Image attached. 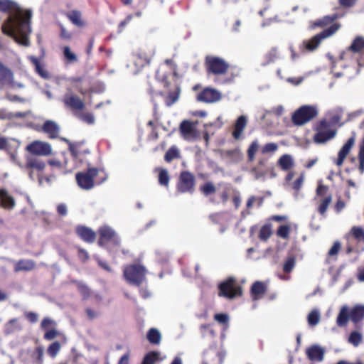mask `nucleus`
<instances>
[{
  "instance_id": "nucleus-1",
  "label": "nucleus",
  "mask_w": 364,
  "mask_h": 364,
  "mask_svg": "<svg viewBox=\"0 0 364 364\" xmlns=\"http://www.w3.org/2000/svg\"><path fill=\"white\" fill-rule=\"evenodd\" d=\"M0 11L10 13L7 21L1 26L2 32L12 37L19 45L29 46V35L31 33V12H23L11 0H0Z\"/></svg>"
},
{
  "instance_id": "nucleus-2",
  "label": "nucleus",
  "mask_w": 364,
  "mask_h": 364,
  "mask_svg": "<svg viewBox=\"0 0 364 364\" xmlns=\"http://www.w3.org/2000/svg\"><path fill=\"white\" fill-rule=\"evenodd\" d=\"M318 113L316 106L303 105L293 113L291 121L296 126H302L316 117Z\"/></svg>"
},
{
  "instance_id": "nucleus-3",
  "label": "nucleus",
  "mask_w": 364,
  "mask_h": 364,
  "mask_svg": "<svg viewBox=\"0 0 364 364\" xmlns=\"http://www.w3.org/2000/svg\"><path fill=\"white\" fill-rule=\"evenodd\" d=\"M146 269L138 264H132L124 268V277L131 284L139 286L146 279Z\"/></svg>"
},
{
  "instance_id": "nucleus-4",
  "label": "nucleus",
  "mask_w": 364,
  "mask_h": 364,
  "mask_svg": "<svg viewBox=\"0 0 364 364\" xmlns=\"http://www.w3.org/2000/svg\"><path fill=\"white\" fill-rule=\"evenodd\" d=\"M330 127L331 124L326 119L320 121L316 128V134L314 137V141L318 144H322L333 139L336 136V132Z\"/></svg>"
},
{
  "instance_id": "nucleus-5",
  "label": "nucleus",
  "mask_w": 364,
  "mask_h": 364,
  "mask_svg": "<svg viewBox=\"0 0 364 364\" xmlns=\"http://www.w3.org/2000/svg\"><path fill=\"white\" fill-rule=\"evenodd\" d=\"M340 24L334 23L328 28L316 35L311 40L305 42L306 48L309 51L314 50L319 46L322 40L333 36L340 28Z\"/></svg>"
},
{
  "instance_id": "nucleus-6",
  "label": "nucleus",
  "mask_w": 364,
  "mask_h": 364,
  "mask_svg": "<svg viewBox=\"0 0 364 364\" xmlns=\"http://www.w3.org/2000/svg\"><path fill=\"white\" fill-rule=\"evenodd\" d=\"M26 150L34 156H48L52 154L51 145L46 141L36 140L30 143L26 147Z\"/></svg>"
},
{
  "instance_id": "nucleus-7",
  "label": "nucleus",
  "mask_w": 364,
  "mask_h": 364,
  "mask_svg": "<svg viewBox=\"0 0 364 364\" xmlns=\"http://www.w3.org/2000/svg\"><path fill=\"white\" fill-rule=\"evenodd\" d=\"M0 85L1 87H9L11 89L23 88V84L14 80L13 72L0 63Z\"/></svg>"
},
{
  "instance_id": "nucleus-8",
  "label": "nucleus",
  "mask_w": 364,
  "mask_h": 364,
  "mask_svg": "<svg viewBox=\"0 0 364 364\" xmlns=\"http://www.w3.org/2000/svg\"><path fill=\"white\" fill-rule=\"evenodd\" d=\"M98 173V169L89 168L87 172H79L76 174V181L78 186L84 190H89L94 187L93 178Z\"/></svg>"
},
{
  "instance_id": "nucleus-9",
  "label": "nucleus",
  "mask_w": 364,
  "mask_h": 364,
  "mask_svg": "<svg viewBox=\"0 0 364 364\" xmlns=\"http://www.w3.org/2000/svg\"><path fill=\"white\" fill-rule=\"evenodd\" d=\"M219 296H224L227 299H232L237 295L241 294V291L239 287L235 284L233 278H229L219 285Z\"/></svg>"
},
{
  "instance_id": "nucleus-10",
  "label": "nucleus",
  "mask_w": 364,
  "mask_h": 364,
  "mask_svg": "<svg viewBox=\"0 0 364 364\" xmlns=\"http://www.w3.org/2000/svg\"><path fill=\"white\" fill-rule=\"evenodd\" d=\"M156 50L154 47L141 48L136 55L134 60L135 65L139 68H141L145 65H149L154 56Z\"/></svg>"
},
{
  "instance_id": "nucleus-11",
  "label": "nucleus",
  "mask_w": 364,
  "mask_h": 364,
  "mask_svg": "<svg viewBox=\"0 0 364 364\" xmlns=\"http://www.w3.org/2000/svg\"><path fill=\"white\" fill-rule=\"evenodd\" d=\"M208 70L214 74H223L228 68V64L222 58L215 56L206 58Z\"/></svg>"
},
{
  "instance_id": "nucleus-12",
  "label": "nucleus",
  "mask_w": 364,
  "mask_h": 364,
  "mask_svg": "<svg viewBox=\"0 0 364 364\" xmlns=\"http://www.w3.org/2000/svg\"><path fill=\"white\" fill-rule=\"evenodd\" d=\"M221 98L220 92L213 88H205L198 94V100L206 103H213L218 102Z\"/></svg>"
},
{
  "instance_id": "nucleus-13",
  "label": "nucleus",
  "mask_w": 364,
  "mask_h": 364,
  "mask_svg": "<svg viewBox=\"0 0 364 364\" xmlns=\"http://www.w3.org/2000/svg\"><path fill=\"white\" fill-rule=\"evenodd\" d=\"M194 186V177L188 172H183L181 175L180 181L178 184V190L180 192L186 193L191 191Z\"/></svg>"
},
{
  "instance_id": "nucleus-14",
  "label": "nucleus",
  "mask_w": 364,
  "mask_h": 364,
  "mask_svg": "<svg viewBox=\"0 0 364 364\" xmlns=\"http://www.w3.org/2000/svg\"><path fill=\"white\" fill-rule=\"evenodd\" d=\"M180 132L184 139L188 141L193 140L197 136L194 124L188 120H183L181 123Z\"/></svg>"
},
{
  "instance_id": "nucleus-15",
  "label": "nucleus",
  "mask_w": 364,
  "mask_h": 364,
  "mask_svg": "<svg viewBox=\"0 0 364 364\" xmlns=\"http://www.w3.org/2000/svg\"><path fill=\"white\" fill-rule=\"evenodd\" d=\"M100 238L99 240V245H103L105 242L113 240L114 243H118V239L116 236L115 232L109 226L104 225L99 230Z\"/></svg>"
},
{
  "instance_id": "nucleus-16",
  "label": "nucleus",
  "mask_w": 364,
  "mask_h": 364,
  "mask_svg": "<svg viewBox=\"0 0 364 364\" xmlns=\"http://www.w3.org/2000/svg\"><path fill=\"white\" fill-rule=\"evenodd\" d=\"M355 144V137L351 136L350 137L348 141L346 142V144L342 146L341 150L338 152V159L335 161L336 164L338 166H341L348 154H349L350 151L353 148V146Z\"/></svg>"
},
{
  "instance_id": "nucleus-17",
  "label": "nucleus",
  "mask_w": 364,
  "mask_h": 364,
  "mask_svg": "<svg viewBox=\"0 0 364 364\" xmlns=\"http://www.w3.org/2000/svg\"><path fill=\"white\" fill-rule=\"evenodd\" d=\"M64 102L66 105L75 109H82L84 108V102L82 100L70 92V89H68V92L64 97Z\"/></svg>"
},
{
  "instance_id": "nucleus-18",
  "label": "nucleus",
  "mask_w": 364,
  "mask_h": 364,
  "mask_svg": "<svg viewBox=\"0 0 364 364\" xmlns=\"http://www.w3.org/2000/svg\"><path fill=\"white\" fill-rule=\"evenodd\" d=\"M325 350L318 345H313L306 350L308 358L312 361L320 362L323 359Z\"/></svg>"
},
{
  "instance_id": "nucleus-19",
  "label": "nucleus",
  "mask_w": 364,
  "mask_h": 364,
  "mask_svg": "<svg viewBox=\"0 0 364 364\" xmlns=\"http://www.w3.org/2000/svg\"><path fill=\"white\" fill-rule=\"evenodd\" d=\"M16 201L6 189H0V205L4 209L11 210L14 208Z\"/></svg>"
},
{
  "instance_id": "nucleus-20",
  "label": "nucleus",
  "mask_w": 364,
  "mask_h": 364,
  "mask_svg": "<svg viewBox=\"0 0 364 364\" xmlns=\"http://www.w3.org/2000/svg\"><path fill=\"white\" fill-rule=\"evenodd\" d=\"M43 131L50 139H55L58 136L60 132L59 126L53 121L48 120L43 127Z\"/></svg>"
},
{
  "instance_id": "nucleus-21",
  "label": "nucleus",
  "mask_w": 364,
  "mask_h": 364,
  "mask_svg": "<svg viewBox=\"0 0 364 364\" xmlns=\"http://www.w3.org/2000/svg\"><path fill=\"white\" fill-rule=\"evenodd\" d=\"M77 233L85 242H92L95 240V233L88 228L78 227L77 228Z\"/></svg>"
},
{
  "instance_id": "nucleus-22",
  "label": "nucleus",
  "mask_w": 364,
  "mask_h": 364,
  "mask_svg": "<svg viewBox=\"0 0 364 364\" xmlns=\"http://www.w3.org/2000/svg\"><path fill=\"white\" fill-rule=\"evenodd\" d=\"M246 126L247 117L243 115L240 116L235 122V130L233 132L235 139H237L240 137Z\"/></svg>"
},
{
  "instance_id": "nucleus-23",
  "label": "nucleus",
  "mask_w": 364,
  "mask_h": 364,
  "mask_svg": "<svg viewBox=\"0 0 364 364\" xmlns=\"http://www.w3.org/2000/svg\"><path fill=\"white\" fill-rule=\"evenodd\" d=\"M265 292V287L261 282H255L251 288V295L253 300L259 299Z\"/></svg>"
},
{
  "instance_id": "nucleus-24",
  "label": "nucleus",
  "mask_w": 364,
  "mask_h": 364,
  "mask_svg": "<svg viewBox=\"0 0 364 364\" xmlns=\"http://www.w3.org/2000/svg\"><path fill=\"white\" fill-rule=\"evenodd\" d=\"M278 165L284 171H288L294 166V160L289 154L282 155L278 160Z\"/></svg>"
},
{
  "instance_id": "nucleus-25",
  "label": "nucleus",
  "mask_w": 364,
  "mask_h": 364,
  "mask_svg": "<svg viewBox=\"0 0 364 364\" xmlns=\"http://www.w3.org/2000/svg\"><path fill=\"white\" fill-rule=\"evenodd\" d=\"M28 59L34 65L36 73L43 78L48 79L50 77L49 73L42 66L38 59L34 56H28Z\"/></svg>"
},
{
  "instance_id": "nucleus-26",
  "label": "nucleus",
  "mask_w": 364,
  "mask_h": 364,
  "mask_svg": "<svg viewBox=\"0 0 364 364\" xmlns=\"http://www.w3.org/2000/svg\"><path fill=\"white\" fill-rule=\"evenodd\" d=\"M350 319L354 323H358L364 318V306L357 305L350 311Z\"/></svg>"
},
{
  "instance_id": "nucleus-27",
  "label": "nucleus",
  "mask_w": 364,
  "mask_h": 364,
  "mask_svg": "<svg viewBox=\"0 0 364 364\" xmlns=\"http://www.w3.org/2000/svg\"><path fill=\"white\" fill-rule=\"evenodd\" d=\"M348 313L349 311L348 307L347 306H343L341 307L336 319V323L338 326H344L347 324L349 320Z\"/></svg>"
},
{
  "instance_id": "nucleus-28",
  "label": "nucleus",
  "mask_w": 364,
  "mask_h": 364,
  "mask_svg": "<svg viewBox=\"0 0 364 364\" xmlns=\"http://www.w3.org/2000/svg\"><path fill=\"white\" fill-rule=\"evenodd\" d=\"M67 16L74 25L78 27H82L85 26V23L82 19L81 13L80 11L73 10L68 13Z\"/></svg>"
},
{
  "instance_id": "nucleus-29",
  "label": "nucleus",
  "mask_w": 364,
  "mask_h": 364,
  "mask_svg": "<svg viewBox=\"0 0 364 364\" xmlns=\"http://www.w3.org/2000/svg\"><path fill=\"white\" fill-rule=\"evenodd\" d=\"M349 50L358 53L364 49V38L361 36H357L353 41L352 44L348 48Z\"/></svg>"
},
{
  "instance_id": "nucleus-30",
  "label": "nucleus",
  "mask_w": 364,
  "mask_h": 364,
  "mask_svg": "<svg viewBox=\"0 0 364 364\" xmlns=\"http://www.w3.org/2000/svg\"><path fill=\"white\" fill-rule=\"evenodd\" d=\"M321 319V313L318 309H313L307 316V321L309 326H316Z\"/></svg>"
},
{
  "instance_id": "nucleus-31",
  "label": "nucleus",
  "mask_w": 364,
  "mask_h": 364,
  "mask_svg": "<svg viewBox=\"0 0 364 364\" xmlns=\"http://www.w3.org/2000/svg\"><path fill=\"white\" fill-rule=\"evenodd\" d=\"M35 264L31 260H21L18 262L15 266V270L18 271H29L34 268Z\"/></svg>"
},
{
  "instance_id": "nucleus-32",
  "label": "nucleus",
  "mask_w": 364,
  "mask_h": 364,
  "mask_svg": "<svg viewBox=\"0 0 364 364\" xmlns=\"http://www.w3.org/2000/svg\"><path fill=\"white\" fill-rule=\"evenodd\" d=\"M21 329V326L18 322V320L16 318H13L6 323L5 326V333L6 334H11L14 331Z\"/></svg>"
},
{
  "instance_id": "nucleus-33",
  "label": "nucleus",
  "mask_w": 364,
  "mask_h": 364,
  "mask_svg": "<svg viewBox=\"0 0 364 364\" xmlns=\"http://www.w3.org/2000/svg\"><path fill=\"white\" fill-rule=\"evenodd\" d=\"M147 338L150 343L159 344L161 341V336L157 329L151 328L147 334Z\"/></svg>"
},
{
  "instance_id": "nucleus-34",
  "label": "nucleus",
  "mask_w": 364,
  "mask_h": 364,
  "mask_svg": "<svg viewBox=\"0 0 364 364\" xmlns=\"http://www.w3.org/2000/svg\"><path fill=\"white\" fill-rule=\"evenodd\" d=\"M63 55L65 58L70 63H74L77 61V56L73 52L69 46H65L63 48Z\"/></svg>"
},
{
  "instance_id": "nucleus-35",
  "label": "nucleus",
  "mask_w": 364,
  "mask_h": 364,
  "mask_svg": "<svg viewBox=\"0 0 364 364\" xmlns=\"http://www.w3.org/2000/svg\"><path fill=\"white\" fill-rule=\"evenodd\" d=\"M69 87L70 92L73 89H75L80 91L82 94H85V92L82 87V79L81 78H71L69 80Z\"/></svg>"
},
{
  "instance_id": "nucleus-36",
  "label": "nucleus",
  "mask_w": 364,
  "mask_h": 364,
  "mask_svg": "<svg viewBox=\"0 0 364 364\" xmlns=\"http://www.w3.org/2000/svg\"><path fill=\"white\" fill-rule=\"evenodd\" d=\"M26 166L28 168H32L39 171H42L45 168L46 164L42 161L31 159L28 160Z\"/></svg>"
},
{
  "instance_id": "nucleus-37",
  "label": "nucleus",
  "mask_w": 364,
  "mask_h": 364,
  "mask_svg": "<svg viewBox=\"0 0 364 364\" xmlns=\"http://www.w3.org/2000/svg\"><path fill=\"white\" fill-rule=\"evenodd\" d=\"M271 235H272L271 225H264L261 228V229L259 230V237L260 240L266 241L271 236Z\"/></svg>"
},
{
  "instance_id": "nucleus-38",
  "label": "nucleus",
  "mask_w": 364,
  "mask_h": 364,
  "mask_svg": "<svg viewBox=\"0 0 364 364\" xmlns=\"http://www.w3.org/2000/svg\"><path fill=\"white\" fill-rule=\"evenodd\" d=\"M61 348V345L59 342L55 341L53 342L51 345L48 348L47 352L48 354L52 358H55L58 353H59Z\"/></svg>"
},
{
  "instance_id": "nucleus-39",
  "label": "nucleus",
  "mask_w": 364,
  "mask_h": 364,
  "mask_svg": "<svg viewBox=\"0 0 364 364\" xmlns=\"http://www.w3.org/2000/svg\"><path fill=\"white\" fill-rule=\"evenodd\" d=\"M362 335L358 331H353L350 333L348 341L354 346H358L362 341Z\"/></svg>"
},
{
  "instance_id": "nucleus-40",
  "label": "nucleus",
  "mask_w": 364,
  "mask_h": 364,
  "mask_svg": "<svg viewBox=\"0 0 364 364\" xmlns=\"http://www.w3.org/2000/svg\"><path fill=\"white\" fill-rule=\"evenodd\" d=\"M179 155L178 149L176 146L171 147L165 155V159L167 161H171Z\"/></svg>"
},
{
  "instance_id": "nucleus-41",
  "label": "nucleus",
  "mask_w": 364,
  "mask_h": 364,
  "mask_svg": "<svg viewBox=\"0 0 364 364\" xmlns=\"http://www.w3.org/2000/svg\"><path fill=\"white\" fill-rule=\"evenodd\" d=\"M258 148L259 144L257 141L252 142L247 151L248 157L250 161L254 160L255 155L257 153Z\"/></svg>"
},
{
  "instance_id": "nucleus-42",
  "label": "nucleus",
  "mask_w": 364,
  "mask_h": 364,
  "mask_svg": "<svg viewBox=\"0 0 364 364\" xmlns=\"http://www.w3.org/2000/svg\"><path fill=\"white\" fill-rule=\"evenodd\" d=\"M216 321L221 324L225 325V328H228L229 316L226 314H216L214 316Z\"/></svg>"
},
{
  "instance_id": "nucleus-43",
  "label": "nucleus",
  "mask_w": 364,
  "mask_h": 364,
  "mask_svg": "<svg viewBox=\"0 0 364 364\" xmlns=\"http://www.w3.org/2000/svg\"><path fill=\"white\" fill-rule=\"evenodd\" d=\"M159 353L156 352H151L148 353L144 358L141 364H154L158 358Z\"/></svg>"
},
{
  "instance_id": "nucleus-44",
  "label": "nucleus",
  "mask_w": 364,
  "mask_h": 364,
  "mask_svg": "<svg viewBox=\"0 0 364 364\" xmlns=\"http://www.w3.org/2000/svg\"><path fill=\"white\" fill-rule=\"evenodd\" d=\"M290 232V227L282 225L277 230V235L282 238L287 239Z\"/></svg>"
},
{
  "instance_id": "nucleus-45",
  "label": "nucleus",
  "mask_w": 364,
  "mask_h": 364,
  "mask_svg": "<svg viewBox=\"0 0 364 364\" xmlns=\"http://www.w3.org/2000/svg\"><path fill=\"white\" fill-rule=\"evenodd\" d=\"M200 190L204 195L208 196L215 192V187L212 183L208 182L200 188Z\"/></svg>"
},
{
  "instance_id": "nucleus-46",
  "label": "nucleus",
  "mask_w": 364,
  "mask_h": 364,
  "mask_svg": "<svg viewBox=\"0 0 364 364\" xmlns=\"http://www.w3.org/2000/svg\"><path fill=\"white\" fill-rule=\"evenodd\" d=\"M159 181L161 185L167 186L169 182V177L166 170H161L159 175Z\"/></svg>"
},
{
  "instance_id": "nucleus-47",
  "label": "nucleus",
  "mask_w": 364,
  "mask_h": 364,
  "mask_svg": "<svg viewBox=\"0 0 364 364\" xmlns=\"http://www.w3.org/2000/svg\"><path fill=\"white\" fill-rule=\"evenodd\" d=\"M79 118L83 122L92 124L95 122V117L91 113H82L79 114Z\"/></svg>"
},
{
  "instance_id": "nucleus-48",
  "label": "nucleus",
  "mask_w": 364,
  "mask_h": 364,
  "mask_svg": "<svg viewBox=\"0 0 364 364\" xmlns=\"http://www.w3.org/2000/svg\"><path fill=\"white\" fill-rule=\"evenodd\" d=\"M331 196H328V197L326 198L322 201V203H321V205L318 207V212L321 215H323L326 213V211L328 209V207L329 204L331 203Z\"/></svg>"
},
{
  "instance_id": "nucleus-49",
  "label": "nucleus",
  "mask_w": 364,
  "mask_h": 364,
  "mask_svg": "<svg viewBox=\"0 0 364 364\" xmlns=\"http://www.w3.org/2000/svg\"><path fill=\"white\" fill-rule=\"evenodd\" d=\"M179 98V92H176L174 93H170L168 98L166 100V104L167 106H171L174 104Z\"/></svg>"
},
{
  "instance_id": "nucleus-50",
  "label": "nucleus",
  "mask_w": 364,
  "mask_h": 364,
  "mask_svg": "<svg viewBox=\"0 0 364 364\" xmlns=\"http://www.w3.org/2000/svg\"><path fill=\"white\" fill-rule=\"evenodd\" d=\"M277 148H278V146H277V144L268 143L262 147V151L263 154L274 152L277 151Z\"/></svg>"
},
{
  "instance_id": "nucleus-51",
  "label": "nucleus",
  "mask_w": 364,
  "mask_h": 364,
  "mask_svg": "<svg viewBox=\"0 0 364 364\" xmlns=\"http://www.w3.org/2000/svg\"><path fill=\"white\" fill-rule=\"evenodd\" d=\"M55 326V322L48 318H45L41 322V327L45 330H48L50 327L53 328Z\"/></svg>"
},
{
  "instance_id": "nucleus-52",
  "label": "nucleus",
  "mask_w": 364,
  "mask_h": 364,
  "mask_svg": "<svg viewBox=\"0 0 364 364\" xmlns=\"http://www.w3.org/2000/svg\"><path fill=\"white\" fill-rule=\"evenodd\" d=\"M295 260L294 258H289L284 265V271L286 272H290L294 267Z\"/></svg>"
},
{
  "instance_id": "nucleus-53",
  "label": "nucleus",
  "mask_w": 364,
  "mask_h": 364,
  "mask_svg": "<svg viewBox=\"0 0 364 364\" xmlns=\"http://www.w3.org/2000/svg\"><path fill=\"white\" fill-rule=\"evenodd\" d=\"M352 232L355 237L358 239L364 240V230L362 228L360 227H353L352 228Z\"/></svg>"
},
{
  "instance_id": "nucleus-54",
  "label": "nucleus",
  "mask_w": 364,
  "mask_h": 364,
  "mask_svg": "<svg viewBox=\"0 0 364 364\" xmlns=\"http://www.w3.org/2000/svg\"><path fill=\"white\" fill-rule=\"evenodd\" d=\"M337 16L336 15H333L332 17L330 16H326L323 20H319L315 23V26H322L323 25H326L331 21H333L334 19H336Z\"/></svg>"
},
{
  "instance_id": "nucleus-55",
  "label": "nucleus",
  "mask_w": 364,
  "mask_h": 364,
  "mask_svg": "<svg viewBox=\"0 0 364 364\" xmlns=\"http://www.w3.org/2000/svg\"><path fill=\"white\" fill-rule=\"evenodd\" d=\"M58 335L57 331L53 328L50 330H46V332L44 335V338L48 341H51L54 339Z\"/></svg>"
},
{
  "instance_id": "nucleus-56",
  "label": "nucleus",
  "mask_w": 364,
  "mask_h": 364,
  "mask_svg": "<svg viewBox=\"0 0 364 364\" xmlns=\"http://www.w3.org/2000/svg\"><path fill=\"white\" fill-rule=\"evenodd\" d=\"M304 181V174H301L299 178H298L294 183H293V185H292V187L294 189L296 190V191H299L302 185H303V183Z\"/></svg>"
},
{
  "instance_id": "nucleus-57",
  "label": "nucleus",
  "mask_w": 364,
  "mask_h": 364,
  "mask_svg": "<svg viewBox=\"0 0 364 364\" xmlns=\"http://www.w3.org/2000/svg\"><path fill=\"white\" fill-rule=\"evenodd\" d=\"M36 358L38 361L41 364L43 360L44 349L42 346H38L36 349Z\"/></svg>"
},
{
  "instance_id": "nucleus-58",
  "label": "nucleus",
  "mask_w": 364,
  "mask_h": 364,
  "mask_svg": "<svg viewBox=\"0 0 364 364\" xmlns=\"http://www.w3.org/2000/svg\"><path fill=\"white\" fill-rule=\"evenodd\" d=\"M341 249V244L338 242H335L333 247L330 249L328 255L330 256L336 255Z\"/></svg>"
},
{
  "instance_id": "nucleus-59",
  "label": "nucleus",
  "mask_w": 364,
  "mask_h": 364,
  "mask_svg": "<svg viewBox=\"0 0 364 364\" xmlns=\"http://www.w3.org/2000/svg\"><path fill=\"white\" fill-rule=\"evenodd\" d=\"M77 287H78L80 292L85 298H86L89 295L90 290L87 286H85L82 284H79Z\"/></svg>"
},
{
  "instance_id": "nucleus-60",
  "label": "nucleus",
  "mask_w": 364,
  "mask_h": 364,
  "mask_svg": "<svg viewBox=\"0 0 364 364\" xmlns=\"http://www.w3.org/2000/svg\"><path fill=\"white\" fill-rule=\"evenodd\" d=\"M25 316L26 318L32 323H35L38 320V315L34 312H28Z\"/></svg>"
},
{
  "instance_id": "nucleus-61",
  "label": "nucleus",
  "mask_w": 364,
  "mask_h": 364,
  "mask_svg": "<svg viewBox=\"0 0 364 364\" xmlns=\"http://www.w3.org/2000/svg\"><path fill=\"white\" fill-rule=\"evenodd\" d=\"M13 114H14V117H16V118H23V117H26L28 115L31 114V111L18 112H15V113H13Z\"/></svg>"
},
{
  "instance_id": "nucleus-62",
  "label": "nucleus",
  "mask_w": 364,
  "mask_h": 364,
  "mask_svg": "<svg viewBox=\"0 0 364 364\" xmlns=\"http://www.w3.org/2000/svg\"><path fill=\"white\" fill-rule=\"evenodd\" d=\"M79 257L82 261H86L89 258L88 253L82 249L79 250Z\"/></svg>"
},
{
  "instance_id": "nucleus-63",
  "label": "nucleus",
  "mask_w": 364,
  "mask_h": 364,
  "mask_svg": "<svg viewBox=\"0 0 364 364\" xmlns=\"http://www.w3.org/2000/svg\"><path fill=\"white\" fill-rule=\"evenodd\" d=\"M284 112V108L282 105H278L274 108V112L277 116H281Z\"/></svg>"
},
{
  "instance_id": "nucleus-64",
  "label": "nucleus",
  "mask_w": 364,
  "mask_h": 364,
  "mask_svg": "<svg viewBox=\"0 0 364 364\" xmlns=\"http://www.w3.org/2000/svg\"><path fill=\"white\" fill-rule=\"evenodd\" d=\"M358 279L360 282H364V266L358 269Z\"/></svg>"
}]
</instances>
